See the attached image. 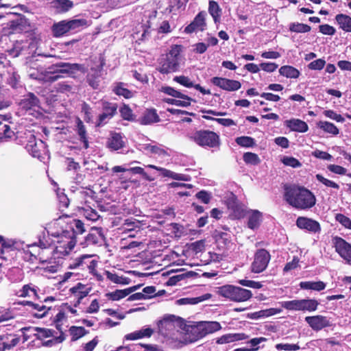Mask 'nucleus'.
I'll use <instances>...</instances> for the list:
<instances>
[{
  "mask_svg": "<svg viewBox=\"0 0 351 351\" xmlns=\"http://www.w3.org/2000/svg\"><path fill=\"white\" fill-rule=\"evenodd\" d=\"M281 306L289 311H301V300L282 302Z\"/></svg>",
  "mask_w": 351,
  "mask_h": 351,
  "instance_id": "45",
  "label": "nucleus"
},
{
  "mask_svg": "<svg viewBox=\"0 0 351 351\" xmlns=\"http://www.w3.org/2000/svg\"><path fill=\"white\" fill-rule=\"evenodd\" d=\"M296 224L300 229H305L313 233L319 232L321 230L319 223L312 219L300 217L297 219Z\"/></svg>",
  "mask_w": 351,
  "mask_h": 351,
  "instance_id": "11",
  "label": "nucleus"
},
{
  "mask_svg": "<svg viewBox=\"0 0 351 351\" xmlns=\"http://www.w3.org/2000/svg\"><path fill=\"white\" fill-rule=\"evenodd\" d=\"M249 338V336L245 333H228L223 335L216 339L217 344H226L238 341L245 340Z\"/></svg>",
  "mask_w": 351,
  "mask_h": 351,
  "instance_id": "13",
  "label": "nucleus"
},
{
  "mask_svg": "<svg viewBox=\"0 0 351 351\" xmlns=\"http://www.w3.org/2000/svg\"><path fill=\"white\" fill-rule=\"evenodd\" d=\"M69 332L72 340L76 341L83 337L86 333V331L85 328L82 326H71L69 328Z\"/></svg>",
  "mask_w": 351,
  "mask_h": 351,
  "instance_id": "46",
  "label": "nucleus"
},
{
  "mask_svg": "<svg viewBox=\"0 0 351 351\" xmlns=\"http://www.w3.org/2000/svg\"><path fill=\"white\" fill-rule=\"evenodd\" d=\"M332 243L339 255L351 265V245L339 237L332 239Z\"/></svg>",
  "mask_w": 351,
  "mask_h": 351,
  "instance_id": "5",
  "label": "nucleus"
},
{
  "mask_svg": "<svg viewBox=\"0 0 351 351\" xmlns=\"http://www.w3.org/2000/svg\"><path fill=\"white\" fill-rule=\"evenodd\" d=\"M104 236L101 228H92L90 232L86 237L85 243L86 245L101 243Z\"/></svg>",
  "mask_w": 351,
  "mask_h": 351,
  "instance_id": "14",
  "label": "nucleus"
},
{
  "mask_svg": "<svg viewBox=\"0 0 351 351\" xmlns=\"http://www.w3.org/2000/svg\"><path fill=\"white\" fill-rule=\"evenodd\" d=\"M23 304L28 305L32 308L35 312H33V315L37 318H43L47 315L49 311L51 309V307H47L43 303L35 304L32 302H24Z\"/></svg>",
  "mask_w": 351,
  "mask_h": 351,
  "instance_id": "15",
  "label": "nucleus"
},
{
  "mask_svg": "<svg viewBox=\"0 0 351 351\" xmlns=\"http://www.w3.org/2000/svg\"><path fill=\"white\" fill-rule=\"evenodd\" d=\"M194 25L197 27V29L200 31H203L205 27V14L200 12L199 13L193 21L192 22Z\"/></svg>",
  "mask_w": 351,
  "mask_h": 351,
  "instance_id": "53",
  "label": "nucleus"
},
{
  "mask_svg": "<svg viewBox=\"0 0 351 351\" xmlns=\"http://www.w3.org/2000/svg\"><path fill=\"white\" fill-rule=\"evenodd\" d=\"M29 76L32 78L38 80L40 81H43L46 82H52L58 80L60 78L58 75H55L52 71L51 69L49 68L48 71H45V73H32L29 74Z\"/></svg>",
  "mask_w": 351,
  "mask_h": 351,
  "instance_id": "20",
  "label": "nucleus"
},
{
  "mask_svg": "<svg viewBox=\"0 0 351 351\" xmlns=\"http://www.w3.org/2000/svg\"><path fill=\"white\" fill-rule=\"evenodd\" d=\"M106 276L108 280H110V281H112L114 283H116V284H126L127 283L125 282V278H123L121 276H119L118 275H117L114 273H112L110 271H106Z\"/></svg>",
  "mask_w": 351,
  "mask_h": 351,
  "instance_id": "58",
  "label": "nucleus"
},
{
  "mask_svg": "<svg viewBox=\"0 0 351 351\" xmlns=\"http://www.w3.org/2000/svg\"><path fill=\"white\" fill-rule=\"evenodd\" d=\"M195 197L204 204H208L211 199L212 195L210 193L202 190L196 193Z\"/></svg>",
  "mask_w": 351,
  "mask_h": 351,
  "instance_id": "61",
  "label": "nucleus"
},
{
  "mask_svg": "<svg viewBox=\"0 0 351 351\" xmlns=\"http://www.w3.org/2000/svg\"><path fill=\"white\" fill-rule=\"evenodd\" d=\"M238 282L242 286L254 289H261L263 286L260 282L250 280H239Z\"/></svg>",
  "mask_w": 351,
  "mask_h": 351,
  "instance_id": "64",
  "label": "nucleus"
},
{
  "mask_svg": "<svg viewBox=\"0 0 351 351\" xmlns=\"http://www.w3.org/2000/svg\"><path fill=\"white\" fill-rule=\"evenodd\" d=\"M270 258V254L267 250H258L254 254V261L251 265V271L256 274L263 271L267 268Z\"/></svg>",
  "mask_w": 351,
  "mask_h": 351,
  "instance_id": "4",
  "label": "nucleus"
},
{
  "mask_svg": "<svg viewBox=\"0 0 351 351\" xmlns=\"http://www.w3.org/2000/svg\"><path fill=\"white\" fill-rule=\"evenodd\" d=\"M18 294L19 297L23 298L34 296L36 298H39L38 295V288L32 284L24 285L19 291Z\"/></svg>",
  "mask_w": 351,
  "mask_h": 351,
  "instance_id": "30",
  "label": "nucleus"
},
{
  "mask_svg": "<svg viewBox=\"0 0 351 351\" xmlns=\"http://www.w3.org/2000/svg\"><path fill=\"white\" fill-rule=\"evenodd\" d=\"M173 80L181 85L187 87L191 88L193 86V82L186 76L180 75V76H176L173 78Z\"/></svg>",
  "mask_w": 351,
  "mask_h": 351,
  "instance_id": "59",
  "label": "nucleus"
},
{
  "mask_svg": "<svg viewBox=\"0 0 351 351\" xmlns=\"http://www.w3.org/2000/svg\"><path fill=\"white\" fill-rule=\"evenodd\" d=\"M205 337L201 322L191 326L188 329L186 336V341L189 343H193Z\"/></svg>",
  "mask_w": 351,
  "mask_h": 351,
  "instance_id": "12",
  "label": "nucleus"
},
{
  "mask_svg": "<svg viewBox=\"0 0 351 351\" xmlns=\"http://www.w3.org/2000/svg\"><path fill=\"white\" fill-rule=\"evenodd\" d=\"M144 149L148 153L154 154L159 157L165 158L169 156L167 149L162 145L158 144H147L145 145Z\"/></svg>",
  "mask_w": 351,
  "mask_h": 351,
  "instance_id": "22",
  "label": "nucleus"
},
{
  "mask_svg": "<svg viewBox=\"0 0 351 351\" xmlns=\"http://www.w3.org/2000/svg\"><path fill=\"white\" fill-rule=\"evenodd\" d=\"M234 287L231 285H223L217 289L216 293L218 295L233 302Z\"/></svg>",
  "mask_w": 351,
  "mask_h": 351,
  "instance_id": "28",
  "label": "nucleus"
},
{
  "mask_svg": "<svg viewBox=\"0 0 351 351\" xmlns=\"http://www.w3.org/2000/svg\"><path fill=\"white\" fill-rule=\"evenodd\" d=\"M300 287L302 289H311L319 291L326 288V284L322 281H304L300 283Z\"/></svg>",
  "mask_w": 351,
  "mask_h": 351,
  "instance_id": "32",
  "label": "nucleus"
},
{
  "mask_svg": "<svg viewBox=\"0 0 351 351\" xmlns=\"http://www.w3.org/2000/svg\"><path fill=\"white\" fill-rule=\"evenodd\" d=\"M113 92L116 95L123 96L126 99L132 98L134 95L133 92L125 88V84L122 82H118L114 85Z\"/></svg>",
  "mask_w": 351,
  "mask_h": 351,
  "instance_id": "35",
  "label": "nucleus"
},
{
  "mask_svg": "<svg viewBox=\"0 0 351 351\" xmlns=\"http://www.w3.org/2000/svg\"><path fill=\"white\" fill-rule=\"evenodd\" d=\"M210 293H205L202 295L195 298H183L178 300L176 303L179 305L196 304L211 298Z\"/></svg>",
  "mask_w": 351,
  "mask_h": 351,
  "instance_id": "24",
  "label": "nucleus"
},
{
  "mask_svg": "<svg viewBox=\"0 0 351 351\" xmlns=\"http://www.w3.org/2000/svg\"><path fill=\"white\" fill-rule=\"evenodd\" d=\"M29 152L34 158H40L42 155L45 152V145L42 141L31 143L27 145Z\"/></svg>",
  "mask_w": 351,
  "mask_h": 351,
  "instance_id": "19",
  "label": "nucleus"
},
{
  "mask_svg": "<svg viewBox=\"0 0 351 351\" xmlns=\"http://www.w3.org/2000/svg\"><path fill=\"white\" fill-rule=\"evenodd\" d=\"M305 321L315 331L330 326L328 319L323 315L307 316L305 317Z\"/></svg>",
  "mask_w": 351,
  "mask_h": 351,
  "instance_id": "7",
  "label": "nucleus"
},
{
  "mask_svg": "<svg viewBox=\"0 0 351 351\" xmlns=\"http://www.w3.org/2000/svg\"><path fill=\"white\" fill-rule=\"evenodd\" d=\"M335 20L340 29L346 32H351V17L343 14L336 15Z\"/></svg>",
  "mask_w": 351,
  "mask_h": 351,
  "instance_id": "26",
  "label": "nucleus"
},
{
  "mask_svg": "<svg viewBox=\"0 0 351 351\" xmlns=\"http://www.w3.org/2000/svg\"><path fill=\"white\" fill-rule=\"evenodd\" d=\"M280 308H271L265 310H261L257 312L252 313L248 315V317L253 319H258L263 317H268L281 313Z\"/></svg>",
  "mask_w": 351,
  "mask_h": 351,
  "instance_id": "25",
  "label": "nucleus"
},
{
  "mask_svg": "<svg viewBox=\"0 0 351 351\" xmlns=\"http://www.w3.org/2000/svg\"><path fill=\"white\" fill-rule=\"evenodd\" d=\"M277 350H287V351H295L300 349V347L298 344H290V343H278L275 346Z\"/></svg>",
  "mask_w": 351,
  "mask_h": 351,
  "instance_id": "56",
  "label": "nucleus"
},
{
  "mask_svg": "<svg viewBox=\"0 0 351 351\" xmlns=\"http://www.w3.org/2000/svg\"><path fill=\"white\" fill-rule=\"evenodd\" d=\"M263 220L262 213L257 210H252L249 212L247 226L252 230L258 228Z\"/></svg>",
  "mask_w": 351,
  "mask_h": 351,
  "instance_id": "18",
  "label": "nucleus"
},
{
  "mask_svg": "<svg viewBox=\"0 0 351 351\" xmlns=\"http://www.w3.org/2000/svg\"><path fill=\"white\" fill-rule=\"evenodd\" d=\"M252 293L250 290L241 288L240 287H234V302H243L248 301L252 298Z\"/></svg>",
  "mask_w": 351,
  "mask_h": 351,
  "instance_id": "17",
  "label": "nucleus"
},
{
  "mask_svg": "<svg viewBox=\"0 0 351 351\" xmlns=\"http://www.w3.org/2000/svg\"><path fill=\"white\" fill-rule=\"evenodd\" d=\"M59 268L58 265L55 263H45L42 262V265L39 269L43 271V274L47 275L48 274H54L58 271Z\"/></svg>",
  "mask_w": 351,
  "mask_h": 351,
  "instance_id": "43",
  "label": "nucleus"
},
{
  "mask_svg": "<svg viewBox=\"0 0 351 351\" xmlns=\"http://www.w3.org/2000/svg\"><path fill=\"white\" fill-rule=\"evenodd\" d=\"M56 69H53V68L51 69V71L55 75H58L60 77V75L59 73H69V74H73L77 71H83V67L82 65L78 64H70L66 62H60L58 64H56L53 66Z\"/></svg>",
  "mask_w": 351,
  "mask_h": 351,
  "instance_id": "9",
  "label": "nucleus"
},
{
  "mask_svg": "<svg viewBox=\"0 0 351 351\" xmlns=\"http://www.w3.org/2000/svg\"><path fill=\"white\" fill-rule=\"evenodd\" d=\"M204 330L205 337L207 335L219 331L221 329V326L218 322H200Z\"/></svg>",
  "mask_w": 351,
  "mask_h": 351,
  "instance_id": "33",
  "label": "nucleus"
},
{
  "mask_svg": "<svg viewBox=\"0 0 351 351\" xmlns=\"http://www.w3.org/2000/svg\"><path fill=\"white\" fill-rule=\"evenodd\" d=\"M19 340V337L14 334L2 335L0 336V345L3 346V350H10L16 346Z\"/></svg>",
  "mask_w": 351,
  "mask_h": 351,
  "instance_id": "16",
  "label": "nucleus"
},
{
  "mask_svg": "<svg viewBox=\"0 0 351 351\" xmlns=\"http://www.w3.org/2000/svg\"><path fill=\"white\" fill-rule=\"evenodd\" d=\"M211 82L214 85L227 91H235L241 86L239 81L224 77H215L212 78Z\"/></svg>",
  "mask_w": 351,
  "mask_h": 351,
  "instance_id": "6",
  "label": "nucleus"
},
{
  "mask_svg": "<svg viewBox=\"0 0 351 351\" xmlns=\"http://www.w3.org/2000/svg\"><path fill=\"white\" fill-rule=\"evenodd\" d=\"M319 302L315 299H301V311L313 312L317 310Z\"/></svg>",
  "mask_w": 351,
  "mask_h": 351,
  "instance_id": "40",
  "label": "nucleus"
},
{
  "mask_svg": "<svg viewBox=\"0 0 351 351\" xmlns=\"http://www.w3.org/2000/svg\"><path fill=\"white\" fill-rule=\"evenodd\" d=\"M228 208L232 212L234 217L236 218H240L243 215V210L237 203L234 197H232L228 200Z\"/></svg>",
  "mask_w": 351,
  "mask_h": 351,
  "instance_id": "34",
  "label": "nucleus"
},
{
  "mask_svg": "<svg viewBox=\"0 0 351 351\" xmlns=\"http://www.w3.org/2000/svg\"><path fill=\"white\" fill-rule=\"evenodd\" d=\"M67 21L70 32H76L88 25V21L84 19H75Z\"/></svg>",
  "mask_w": 351,
  "mask_h": 351,
  "instance_id": "37",
  "label": "nucleus"
},
{
  "mask_svg": "<svg viewBox=\"0 0 351 351\" xmlns=\"http://www.w3.org/2000/svg\"><path fill=\"white\" fill-rule=\"evenodd\" d=\"M208 11L210 15L213 17L215 22H217L220 17L221 9L218 3L214 1L209 2Z\"/></svg>",
  "mask_w": 351,
  "mask_h": 351,
  "instance_id": "49",
  "label": "nucleus"
},
{
  "mask_svg": "<svg viewBox=\"0 0 351 351\" xmlns=\"http://www.w3.org/2000/svg\"><path fill=\"white\" fill-rule=\"evenodd\" d=\"M134 290L135 287L117 289L113 292L106 293V297L112 300H119L130 294Z\"/></svg>",
  "mask_w": 351,
  "mask_h": 351,
  "instance_id": "31",
  "label": "nucleus"
},
{
  "mask_svg": "<svg viewBox=\"0 0 351 351\" xmlns=\"http://www.w3.org/2000/svg\"><path fill=\"white\" fill-rule=\"evenodd\" d=\"M55 244V254L58 258L68 255L75 245L74 232L71 230H63L61 232L51 234Z\"/></svg>",
  "mask_w": 351,
  "mask_h": 351,
  "instance_id": "2",
  "label": "nucleus"
},
{
  "mask_svg": "<svg viewBox=\"0 0 351 351\" xmlns=\"http://www.w3.org/2000/svg\"><path fill=\"white\" fill-rule=\"evenodd\" d=\"M243 160L247 164H250L253 165H258L260 162V159L258 155L252 152H247L244 154Z\"/></svg>",
  "mask_w": 351,
  "mask_h": 351,
  "instance_id": "52",
  "label": "nucleus"
},
{
  "mask_svg": "<svg viewBox=\"0 0 351 351\" xmlns=\"http://www.w3.org/2000/svg\"><path fill=\"white\" fill-rule=\"evenodd\" d=\"M279 73L288 78H298L300 74V71L291 66H283L279 69Z\"/></svg>",
  "mask_w": 351,
  "mask_h": 351,
  "instance_id": "38",
  "label": "nucleus"
},
{
  "mask_svg": "<svg viewBox=\"0 0 351 351\" xmlns=\"http://www.w3.org/2000/svg\"><path fill=\"white\" fill-rule=\"evenodd\" d=\"M317 126L324 132L334 135L339 134V129L332 123L328 121H319Z\"/></svg>",
  "mask_w": 351,
  "mask_h": 351,
  "instance_id": "44",
  "label": "nucleus"
},
{
  "mask_svg": "<svg viewBox=\"0 0 351 351\" xmlns=\"http://www.w3.org/2000/svg\"><path fill=\"white\" fill-rule=\"evenodd\" d=\"M102 109L104 112L108 113L109 115L114 116L117 110V105L104 101H102Z\"/></svg>",
  "mask_w": 351,
  "mask_h": 351,
  "instance_id": "54",
  "label": "nucleus"
},
{
  "mask_svg": "<svg viewBox=\"0 0 351 351\" xmlns=\"http://www.w3.org/2000/svg\"><path fill=\"white\" fill-rule=\"evenodd\" d=\"M56 7L61 12H66L69 11L73 5V3L70 0H55Z\"/></svg>",
  "mask_w": 351,
  "mask_h": 351,
  "instance_id": "48",
  "label": "nucleus"
},
{
  "mask_svg": "<svg viewBox=\"0 0 351 351\" xmlns=\"http://www.w3.org/2000/svg\"><path fill=\"white\" fill-rule=\"evenodd\" d=\"M335 219L346 228L351 230V219L343 214H337Z\"/></svg>",
  "mask_w": 351,
  "mask_h": 351,
  "instance_id": "60",
  "label": "nucleus"
},
{
  "mask_svg": "<svg viewBox=\"0 0 351 351\" xmlns=\"http://www.w3.org/2000/svg\"><path fill=\"white\" fill-rule=\"evenodd\" d=\"M289 30L293 32L305 33L311 30V27L303 23H293L289 25Z\"/></svg>",
  "mask_w": 351,
  "mask_h": 351,
  "instance_id": "47",
  "label": "nucleus"
},
{
  "mask_svg": "<svg viewBox=\"0 0 351 351\" xmlns=\"http://www.w3.org/2000/svg\"><path fill=\"white\" fill-rule=\"evenodd\" d=\"M0 135H2L0 137L1 138H11L14 135V133L11 130L8 125L3 124L0 128Z\"/></svg>",
  "mask_w": 351,
  "mask_h": 351,
  "instance_id": "63",
  "label": "nucleus"
},
{
  "mask_svg": "<svg viewBox=\"0 0 351 351\" xmlns=\"http://www.w3.org/2000/svg\"><path fill=\"white\" fill-rule=\"evenodd\" d=\"M317 180L322 182L323 184H324L327 187H330L336 189H339V186L338 184L335 183V182L330 180L327 178H325L324 176H322L320 174L316 175Z\"/></svg>",
  "mask_w": 351,
  "mask_h": 351,
  "instance_id": "57",
  "label": "nucleus"
},
{
  "mask_svg": "<svg viewBox=\"0 0 351 351\" xmlns=\"http://www.w3.org/2000/svg\"><path fill=\"white\" fill-rule=\"evenodd\" d=\"M179 68V61L166 56L162 58L159 63L158 70L161 73H170L176 72Z\"/></svg>",
  "mask_w": 351,
  "mask_h": 351,
  "instance_id": "8",
  "label": "nucleus"
},
{
  "mask_svg": "<svg viewBox=\"0 0 351 351\" xmlns=\"http://www.w3.org/2000/svg\"><path fill=\"white\" fill-rule=\"evenodd\" d=\"M77 132L81 141L84 143V148L87 149L88 147V143L86 138V131L82 121L79 119L77 121Z\"/></svg>",
  "mask_w": 351,
  "mask_h": 351,
  "instance_id": "42",
  "label": "nucleus"
},
{
  "mask_svg": "<svg viewBox=\"0 0 351 351\" xmlns=\"http://www.w3.org/2000/svg\"><path fill=\"white\" fill-rule=\"evenodd\" d=\"M202 117L205 119L208 120H214L217 121L218 123L223 125V126H231L236 125L235 122L231 119H223V118H212L208 115H203Z\"/></svg>",
  "mask_w": 351,
  "mask_h": 351,
  "instance_id": "51",
  "label": "nucleus"
},
{
  "mask_svg": "<svg viewBox=\"0 0 351 351\" xmlns=\"http://www.w3.org/2000/svg\"><path fill=\"white\" fill-rule=\"evenodd\" d=\"M160 118L155 109H148L145 111L141 119V123L143 125H149L157 123Z\"/></svg>",
  "mask_w": 351,
  "mask_h": 351,
  "instance_id": "27",
  "label": "nucleus"
},
{
  "mask_svg": "<svg viewBox=\"0 0 351 351\" xmlns=\"http://www.w3.org/2000/svg\"><path fill=\"white\" fill-rule=\"evenodd\" d=\"M52 33L55 37H60L70 32L69 29V23L67 20H63L58 23H55L51 27Z\"/></svg>",
  "mask_w": 351,
  "mask_h": 351,
  "instance_id": "21",
  "label": "nucleus"
},
{
  "mask_svg": "<svg viewBox=\"0 0 351 351\" xmlns=\"http://www.w3.org/2000/svg\"><path fill=\"white\" fill-rule=\"evenodd\" d=\"M80 212L87 220L91 221H96L99 218L97 212L89 206L82 208Z\"/></svg>",
  "mask_w": 351,
  "mask_h": 351,
  "instance_id": "41",
  "label": "nucleus"
},
{
  "mask_svg": "<svg viewBox=\"0 0 351 351\" xmlns=\"http://www.w3.org/2000/svg\"><path fill=\"white\" fill-rule=\"evenodd\" d=\"M120 113L121 117L125 120L131 121L133 119L132 111L131 108L125 104L123 105L120 108Z\"/></svg>",
  "mask_w": 351,
  "mask_h": 351,
  "instance_id": "62",
  "label": "nucleus"
},
{
  "mask_svg": "<svg viewBox=\"0 0 351 351\" xmlns=\"http://www.w3.org/2000/svg\"><path fill=\"white\" fill-rule=\"evenodd\" d=\"M193 139L202 147H215L219 144V136L213 132L207 130H200L195 132Z\"/></svg>",
  "mask_w": 351,
  "mask_h": 351,
  "instance_id": "3",
  "label": "nucleus"
},
{
  "mask_svg": "<svg viewBox=\"0 0 351 351\" xmlns=\"http://www.w3.org/2000/svg\"><path fill=\"white\" fill-rule=\"evenodd\" d=\"M108 146L112 150H118L123 147V141L120 134H112L109 138Z\"/></svg>",
  "mask_w": 351,
  "mask_h": 351,
  "instance_id": "36",
  "label": "nucleus"
},
{
  "mask_svg": "<svg viewBox=\"0 0 351 351\" xmlns=\"http://www.w3.org/2000/svg\"><path fill=\"white\" fill-rule=\"evenodd\" d=\"M158 332L162 335L167 336L171 331L174 330L175 324L169 318H164L158 323Z\"/></svg>",
  "mask_w": 351,
  "mask_h": 351,
  "instance_id": "23",
  "label": "nucleus"
},
{
  "mask_svg": "<svg viewBox=\"0 0 351 351\" xmlns=\"http://www.w3.org/2000/svg\"><path fill=\"white\" fill-rule=\"evenodd\" d=\"M38 99L33 93H29L21 102V106L25 109H31L38 106Z\"/></svg>",
  "mask_w": 351,
  "mask_h": 351,
  "instance_id": "39",
  "label": "nucleus"
},
{
  "mask_svg": "<svg viewBox=\"0 0 351 351\" xmlns=\"http://www.w3.org/2000/svg\"><path fill=\"white\" fill-rule=\"evenodd\" d=\"M281 162L286 166L293 168H298L302 166V163L295 158L291 156H284L281 159Z\"/></svg>",
  "mask_w": 351,
  "mask_h": 351,
  "instance_id": "50",
  "label": "nucleus"
},
{
  "mask_svg": "<svg viewBox=\"0 0 351 351\" xmlns=\"http://www.w3.org/2000/svg\"><path fill=\"white\" fill-rule=\"evenodd\" d=\"M287 125L293 131L299 132H305L308 130L307 124L300 119H293L289 121H287Z\"/></svg>",
  "mask_w": 351,
  "mask_h": 351,
  "instance_id": "29",
  "label": "nucleus"
},
{
  "mask_svg": "<svg viewBox=\"0 0 351 351\" xmlns=\"http://www.w3.org/2000/svg\"><path fill=\"white\" fill-rule=\"evenodd\" d=\"M285 199L289 204L298 209L311 208L316 202L315 197L312 192L297 185L285 188Z\"/></svg>",
  "mask_w": 351,
  "mask_h": 351,
  "instance_id": "1",
  "label": "nucleus"
},
{
  "mask_svg": "<svg viewBox=\"0 0 351 351\" xmlns=\"http://www.w3.org/2000/svg\"><path fill=\"white\" fill-rule=\"evenodd\" d=\"M238 145L242 147H252L254 145V140L250 136H241L236 138Z\"/></svg>",
  "mask_w": 351,
  "mask_h": 351,
  "instance_id": "55",
  "label": "nucleus"
},
{
  "mask_svg": "<svg viewBox=\"0 0 351 351\" xmlns=\"http://www.w3.org/2000/svg\"><path fill=\"white\" fill-rule=\"evenodd\" d=\"M91 291V287L88 285L78 282L75 286L70 289L72 295L76 299L74 306L76 307L81 302V300L86 297Z\"/></svg>",
  "mask_w": 351,
  "mask_h": 351,
  "instance_id": "10",
  "label": "nucleus"
}]
</instances>
